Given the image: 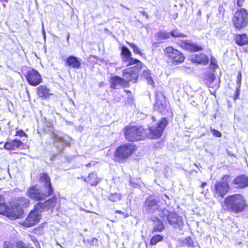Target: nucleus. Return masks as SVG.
Instances as JSON below:
<instances>
[{
	"mask_svg": "<svg viewBox=\"0 0 248 248\" xmlns=\"http://www.w3.org/2000/svg\"><path fill=\"white\" fill-rule=\"evenodd\" d=\"M179 45L184 49L188 50L191 52H196L202 50V47L201 46L197 45L196 44L193 43L190 41L182 40L179 43Z\"/></svg>",
	"mask_w": 248,
	"mask_h": 248,
	"instance_id": "f3484780",
	"label": "nucleus"
},
{
	"mask_svg": "<svg viewBox=\"0 0 248 248\" xmlns=\"http://www.w3.org/2000/svg\"><path fill=\"white\" fill-rule=\"evenodd\" d=\"M231 176L228 174L224 175L220 181L215 183L214 195L216 198L222 199L230 189L229 181Z\"/></svg>",
	"mask_w": 248,
	"mask_h": 248,
	"instance_id": "423d86ee",
	"label": "nucleus"
},
{
	"mask_svg": "<svg viewBox=\"0 0 248 248\" xmlns=\"http://www.w3.org/2000/svg\"><path fill=\"white\" fill-rule=\"evenodd\" d=\"M223 204L228 210L236 214L243 212L247 206L245 198L241 194L227 196L225 198Z\"/></svg>",
	"mask_w": 248,
	"mask_h": 248,
	"instance_id": "7ed1b4c3",
	"label": "nucleus"
},
{
	"mask_svg": "<svg viewBox=\"0 0 248 248\" xmlns=\"http://www.w3.org/2000/svg\"><path fill=\"white\" fill-rule=\"evenodd\" d=\"M155 37L157 38V40L161 41L169 38L170 37V32H167L164 31H161L156 34Z\"/></svg>",
	"mask_w": 248,
	"mask_h": 248,
	"instance_id": "c85d7f7f",
	"label": "nucleus"
},
{
	"mask_svg": "<svg viewBox=\"0 0 248 248\" xmlns=\"http://www.w3.org/2000/svg\"><path fill=\"white\" fill-rule=\"evenodd\" d=\"M244 2V0H237V4L238 6H242L243 3Z\"/></svg>",
	"mask_w": 248,
	"mask_h": 248,
	"instance_id": "a19ab883",
	"label": "nucleus"
},
{
	"mask_svg": "<svg viewBox=\"0 0 248 248\" xmlns=\"http://www.w3.org/2000/svg\"><path fill=\"white\" fill-rule=\"evenodd\" d=\"M232 184L236 188H245L248 186V177L244 174L239 175L233 180Z\"/></svg>",
	"mask_w": 248,
	"mask_h": 248,
	"instance_id": "2eb2a0df",
	"label": "nucleus"
},
{
	"mask_svg": "<svg viewBox=\"0 0 248 248\" xmlns=\"http://www.w3.org/2000/svg\"><path fill=\"white\" fill-rule=\"evenodd\" d=\"M26 78L29 83L33 86H37L42 81V78L39 72L34 69L28 71Z\"/></svg>",
	"mask_w": 248,
	"mask_h": 248,
	"instance_id": "4468645a",
	"label": "nucleus"
},
{
	"mask_svg": "<svg viewBox=\"0 0 248 248\" xmlns=\"http://www.w3.org/2000/svg\"><path fill=\"white\" fill-rule=\"evenodd\" d=\"M69 37H70L69 35H68V36H67V41H68V40H69Z\"/></svg>",
	"mask_w": 248,
	"mask_h": 248,
	"instance_id": "09e8293b",
	"label": "nucleus"
},
{
	"mask_svg": "<svg viewBox=\"0 0 248 248\" xmlns=\"http://www.w3.org/2000/svg\"><path fill=\"white\" fill-rule=\"evenodd\" d=\"M211 132L215 137L218 138H220L221 137V133L217 130L211 129Z\"/></svg>",
	"mask_w": 248,
	"mask_h": 248,
	"instance_id": "e433bc0d",
	"label": "nucleus"
},
{
	"mask_svg": "<svg viewBox=\"0 0 248 248\" xmlns=\"http://www.w3.org/2000/svg\"><path fill=\"white\" fill-rule=\"evenodd\" d=\"M210 80L211 81H213L214 80V76H212L210 78Z\"/></svg>",
	"mask_w": 248,
	"mask_h": 248,
	"instance_id": "49530a36",
	"label": "nucleus"
},
{
	"mask_svg": "<svg viewBox=\"0 0 248 248\" xmlns=\"http://www.w3.org/2000/svg\"><path fill=\"white\" fill-rule=\"evenodd\" d=\"M165 196L166 198H167L168 199H169V197H168L167 195H165Z\"/></svg>",
	"mask_w": 248,
	"mask_h": 248,
	"instance_id": "8fccbe9b",
	"label": "nucleus"
},
{
	"mask_svg": "<svg viewBox=\"0 0 248 248\" xmlns=\"http://www.w3.org/2000/svg\"><path fill=\"white\" fill-rule=\"evenodd\" d=\"M206 185H207V183H205V182H203V183L202 184V185H201V187H202V188H204V187Z\"/></svg>",
	"mask_w": 248,
	"mask_h": 248,
	"instance_id": "79ce46f5",
	"label": "nucleus"
},
{
	"mask_svg": "<svg viewBox=\"0 0 248 248\" xmlns=\"http://www.w3.org/2000/svg\"><path fill=\"white\" fill-rule=\"evenodd\" d=\"M235 93L234 94V100H236L239 98L240 93V87H236Z\"/></svg>",
	"mask_w": 248,
	"mask_h": 248,
	"instance_id": "c9c22d12",
	"label": "nucleus"
},
{
	"mask_svg": "<svg viewBox=\"0 0 248 248\" xmlns=\"http://www.w3.org/2000/svg\"><path fill=\"white\" fill-rule=\"evenodd\" d=\"M159 201L154 196H150L145 202V208L150 213H156L160 217L161 211H163L159 205Z\"/></svg>",
	"mask_w": 248,
	"mask_h": 248,
	"instance_id": "f8f14e48",
	"label": "nucleus"
},
{
	"mask_svg": "<svg viewBox=\"0 0 248 248\" xmlns=\"http://www.w3.org/2000/svg\"><path fill=\"white\" fill-rule=\"evenodd\" d=\"M22 142L19 140L15 139L10 141L6 142L4 144V148L8 150H14L19 148L22 145Z\"/></svg>",
	"mask_w": 248,
	"mask_h": 248,
	"instance_id": "4be33fe9",
	"label": "nucleus"
},
{
	"mask_svg": "<svg viewBox=\"0 0 248 248\" xmlns=\"http://www.w3.org/2000/svg\"><path fill=\"white\" fill-rule=\"evenodd\" d=\"M164 53L168 62L174 65L183 63L185 60L184 54L172 46L167 47L164 49Z\"/></svg>",
	"mask_w": 248,
	"mask_h": 248,
	"instance_id": "6e6552de",
	"label": "nucleus"
},
{
	"mask_svg": "<svg viewBox=\"0 0 248 248\" xmlns=\"http://www.w3.org/2000/svg\"><path fill=\"white\" fill-rule=\"evenodd\" d=\"M0 1H1L2 3H4L7 1V0H0Z\"/></svg>",
	"mask_w": 248,
	"mask_h": 248,
	"instance_id": "a18cd8bd",
	"label": "nucleus"
},
{
	"mask_svg": "<svg viewBox=\"0 0 248 248\" xmlns=\"http://www.w3.org/2000/svg\"><path fill=\"white\" fill-rule=\"evenodd\" d=\"M121 195L118 193L111 194L109 196V200L113 202H116L121 199Z\"/></svg>",
	"mask_w": 248,
	"mask_h": 248,
	"instance_id": "2f4dec72",
	"label": "nucleus"
},
{
	"mask_svg": "<svg viewBox=\"0 0 248 248\" xmlns=\"http://www.w3.org/2000/svg\"><path fill=\"white\" fill-rule=\"evenodd\" d=\"M121 55L123 61L127 63V66L133 65L139 63V65H143L142 62L136 59L132 58V54L129 49L125 46L121 47Z\"/></svg>",
	"mask_w": 248,
	"mask_h": 248,
	"instance_id": "ddd939ff",
	"label": "nucleus"
},
{
	"mask_svg": "<svg viewBox=\"0 0 248 248\" xmlns=\"http://www.w3.org/2000/svg\"><path fill=\"white\" fill-rule=\"evenodd\" d=\"M153 123L149 125V130L150 132V138L157 139L160 138L168 125V121L167 118H163L157 123L155 122V117H152Z\"/></svg>",
	"mask_w": 248,
	"mask_h": 248,
	"instance_id": "0eeeda50",
	"label": "nucleus"
},
{
	"mask_svg": "<svg viewBox=\"0 0 248 248\" xmlns=\"http://www.w3.org/2000/svg\"><path fill=\"white\" fill-rule=\"evenodd\" d=\"M241 79H242V74L240 71H239L238 73V75L236 79V87H239L241 88Z\"/></svg>",
	"mask_w": 248,
	"mask_h": 248,
	"instance_id": "f704fd0d",
	"label": "nucleus"
},
{
	"mask_svg": "<svg viewBox=\"0 0 248 248\" xmlns=\"http://www.w3.org/2000/svg\"><path fill=\"white\" fill-rule=\"evenodd\" d=\"M129 83L127 80L119 76H114L110 79V87L113 89H119L121 87H127Z\"/></svg>",
	"mask_w": 248,
	"mask_h": 248,
	"instance_id": "dca6fc26",
	"label": "nucleus"
},
{
	"mask_svg": "<svg viewBox=\"0 0 248 248\" xmlns=\"http://www.w3.org/2000/svg\"><path fill=\"white\" fill-rule=\"evenodd\" d=\"M232 22L236 29H240L247 25L248 16H233Z\"/></svg>",
	"mask_w": 248,
	"mask_h": 248,
	"instance_id": "6ab92c4d",
	"label": "nucleus"
},
{
	"mask_svg": "<svg viewBox=\"0 0 248 248\" xmlns=\"http://www.w3.org/2000/svg\"><path fill=\"white\" fill-rule=\"evenodd\" d=\"M30 203V202L28 199L20 197L17 199L16 204L23 209L24 208L28 207Z\"/></svg>",
	"mask_w": 248,
	"mask_h": 248,
	"instance_id": "a878e982",
	"label": "nucleus"
},
{
	"mask_svg": "<svg viewBox=\"0 0 248 248\" xmlns=\"http://www.w3.org/2000/svg\"><path fill=\"white\" fill-rule=\"evenodd\" d=\"M37 94L41 97H47L50 95L49 89L46 86L41 85L37 88Z\"/></svg>",
	"mask_w": 248,
	"mask_h": 248,
	"instance_id": "393cba45",
	"label": "nucleus"
},
{
	"mask_svg": "<svg viewBox=\"0 0 248 248\" xmlns=\"http://www.w3.org/2000/svg\"><path fill=\"white\" fill-rule=\"evenodd\" d=\"M152 219L153 221V232H161L165 229V225L158 217H153Z\"/></svg>",
	"mask_w": 248,
	"mask_h": 248,
	"instance_id": "412c9836",
	"label": "nucleus"
},
{
	"mask_svg": "<svg viewBox=\"0 0 248 248\" xmlns=\"http://www.w3.org/2000/svg\"><path fill=\"white\" fill-rule=\"evenodd\" d=\"M16 135L20 137L27 136V134L22 130L17 131Z\"/></svg>",
	"mask_w": 248,
	"mask_h": 248,
	"instance_id": "ea45409f",
	"label": "nucleus"
},
{
	"mask_svg": "<svg viewBox=\"0 0 248 248\" xmlns=\"http://www.w3.org/2000/svg\"><path fill=\"white\" fill-rule=\"evenodd\" d=\"M3 248H14L13 244L10 242H4Z\"/></svg>",
	"mask_w": 248,
	"mask_h": 248,
	"instance_id": "4c0bfd02",
	"label": "nucleus"
},
{
	"mask_svg": "<svg viewBox=\"0 0 248 248\" xmlns=\"http://www.w3.org/2000/svg\"><path fill=\"white\" fill-rule=\"evenodd\" d=\"M115 212L117 213H119V214H122V212L121 211H119V210H117V211H116Z\"/></svg>",
	"mask_w": 248,
	"mask_h": 248,
	"instance_id": "c03bdc74",
	"label": "nucleus"
},
{
	"mask_svg": "<svg viewBox=\"0 0 248 248\" xmlns=\"http://www.w3.org/2000/svg\"><path fill=\"white\" fill-rule=\"evenodd\" d=\"M170 33V36L173 37H186V35L180 32L178 30H173L171 31Z\"/></svg>",
	"mask_w": 248,
	"mask_h": 248,
	"instance_id": "473e14b6",
	"label": "nucleus"
},
{
	"mask_svg": "<svg viewBox=\"0 0 248 248\" xmlns=\"http://www.w3.org/2000/svg\"><path fill=\"white\" fill-rule=\"evenodd\" d=\"M135 64L136 66L123 70V76L128 82L135 83L138 80L140 70L142 68V65H139V63Z\"/></svg>",
	"mask_w": 248,
	"mask_h": 248,
	"instance_id": "9b49d317",
	"label": "nucleus"
},
{
	"mask_svg": "<svg viewBox=\"0 0 248 248\" xmlns=\"http://www.w3.org/2000/svg\"><path fill=\"white\" fill-rule=\"evenodd\" d=\"M235 15L236 16H248V13L245 9L240 8L237 9Z\"/></svg>",
	"mask_w": 248,
	"mask_h": 248,
	"instance_id": "72a5a7b5",
	"label": "nucleus"
},
{
	"mask_svg": "<svg viewBox=\"0 0 248 248\" xmlns=\"http://www.w3.org/2000/svg\"><path fill=\"white\" fill-rule=\"evenodd\" d=\"M127 44L130 47H131L133 50V52L135 54H139V55L142 56L143 54L141 52V51L140 50V48L134 44L133 43H130L127 42Z\"/></svg>",
	"mask_w": 248,
	"mask_h": 248,
	"instance_id": "7c9ffc66",
	"label": "nucleus"
},
{
	"mask_svg": "<svg viewBox=\"0 0 248 248\" xmlns=\"http://www.w3.org/2000/svg\"><path fill=\"white\" fill-rule=\"evenodd\" d=\"M236 43L240 46L248 44V37L246 34H237L234 38Z\"/></svg>",
	"mask_w": 248,
	"mask_h": 248,
	"instance_id": "b1692460",
	"label": "nucleus"
},
{
	"mask_svg": "<svg viewBox=\"0 0 248 248\" xmlns=\"http://www.w3.org/2000/svg\"><path fill=\"white\" fill-rule=\"evenodd\" d=\"M40 181L45 189V192L40 189L37 186H34L29 188L26 193L27 196L35 201L45 200L46 197L52 195L53 191L50 179L46 173L42 174Z\"/></svg>",
	"mask_w": 248,
	"mask_h": 248,
	"instance_id": "f03ea898",
	"label": "nucleus"
},
{
	"mask_svg": "<svg viewBox=\"0 0 248 248\" xmlns=\"http://www.w3.org/2000/svg\"><path fill=\"white\" fill-rule=\"evenodd\" d=\"M160 217L164 221H167L169 224L175 228H179L183 226V221L182 217L175 213L170 212L163 209L160 211Z\"/></svg>",
	"mask_w": 248,
	"mask_h": 248,
	"instance_id": "1a4fd4ad",
	"label": "nucleus"
},
{
	"mask_svg": "<svg viewBox=\"0 0 248 248\" xmlns=\"http://www.w3.org/2000/svg\"><path fill=\"white\" fill-rule=\"evenodd\" d=\"M66 64L68 66L74 69H79L81 67V62L78 58L70 56L66 61Z\"/></svg>",
	"mask_w": 248,
	"mask_h": 248,
	"instance_id": "aec40b11",
	"label": "nucleus"
},
{
	"mask_svg": "<svg viewBox=\"0 0 248 248\" xmlns=\"http://www.w3.org/2000/svg\"><path fill=\"white\" fill-rule=\"evenodd\" d=\"M54 141L56 146L60 150H62L66 145V142L63 139L58 135H55L53 136Z\"/></svg>",
	"mask_w": 248,
	"mask_h": 248,
	"instance_id": "5701e85b",
	"label": "nucleus"
},
{
	"mask_svg": "<svg viewBox=\"0 0 248 248\" xmlns=\"http://www.w3.org/2000/svg\"><path fill=\"white\" fill-rule=\"evenodd\" d=\"M124 135L126 140L131 142L143 140L147 136L142 126L131 125L124 128Z\"/></svg>",
	"mask_w": 248,
	"mask_h": 248,
	"instance_id": "20e7f679",
	"label": "nucleus"
},
{
	"mask_svg": "<svg viewBox=\"0 0 248 248\" xmlns=\"http://www.w3.org/2000/svg\"><path fill=\"white\" fill-rule=\"evenodd\" d=\"M16 248H29L26 247L22 242H18L16 244Z\"/></svg>",
	"mask_w": 248,
	"mask_h": 248,
	"instance_id": "58836bf2",
	"label": "nucleus"
},
{
	"mask_svg": "<svg viewBox=\"0 0 248 248\" xmlns=\"http://www.w3.org/2000/svg\"><path fill=\"white\" fill-rule=\"evenodd\" d=\"M135 150V146L131 143H126L120 146L115 151L114 159L115 162L124 163Z\"/></svg>",
	"mask_w": 248,
	"mask_h": 248,
	"instance_id": "39448f33",
	"label": "nucleus"
},
{
	"mask_svg": "<svg viewBox=\"0 0 248 248\" xmlns=\"http://www.w3.org/2000/svg\"><path fill=\"white\" fill-rule=\"evenodd\" d=\"M43 34L44 38V39H45V38H46V33H45V31H44V26H43Z\"/></svg>",
	"mask_w": 248,
	"mask_h": 248,
	"instance_id": "37998d69",
	"label": "nucleus"
},
{
	"mask_svg": "<svg viewBox=\"0 0 248 248\" xmlns=\"http://www.w3.org/2000/svg\"><path fill=\"white\" fill-rule=\"evenodd\" d=\"M163 237L160 234H156L154 235L150 239V244L151 245H155L157 243L163 240Z\"/></svg>",
	"mask_w": 248,
	"mask_h": 248,
	"instance_id": "c756f323",
	"label": "nucleus"
},
{
	"mask_svg": "<svg viewBox=\"0 0 248 248\" xmlns=\"http://www.w3.org/2000/svg\"><path fill=\"white\" fill-rule=\"evenodd\" d=\"M57 245L59 246L61 248H63L62 246H61L58 242L56 243Z\"/></svg>",
	"mask_w": 248,
	"mask_h": 248,
	"instance_id": "de8ad7c7",
	"label": "nucleus"
},
{
	"mask_svg": "<svg viewBox=\"0 0 248 248\" xmlns=\"http://www.w3.org/2000/svg\"><path fill=\"white\" fill-rule=\"evenodd\" d=\"M142 75L147 80V83L149 85H153L154 81L149 70H144L142 72Z\"/></svg>",
	"mask_w": 248,
	"mask_h": 248,
	"instance_id": "cd10ccee",
	"label": "nucleus"
},
{
	"mask_svg": "<svg viewBox=\"0 0 248 248\" xmlns=\"http://www.w3.org/2000/svg\"><path fill=\"white\" fill-rule=\"evenodd\" d=\"M87 179L84 178V180L90 183L91 186H96L98 182L96 174L95 173L89 174Z\"/></svg>",
	"mask_w": 248,
	"mask_h": 248,
	"instance_id": "bb28decb",
	"label": "nucleus"
},
{
	"mask_svg": "<svg viewBox=\"0 0 248 248\" xmlns=\"http://www.w3.org/2000/svg\"><path fill=\"white\" fill-rule=\"evenodd\" d=\"M24 213L23 210L16 204L15 208L10 209L5 204L2 197H0V214H6L14 218H20Z\"/></svg>",
	"mask_w": 248,
	"mask_h": 248,
	"instance_id": "9d476101",
	"label": "nucleus"
},
{
	"mask_svg": "<svg viewBox=\"0 0 248 248\" xmlns=\"http://www.w3.org/2000/svg\"><path fill=\"white\" fill-rule=\"evenodd\" d=\"M189 59L193 63L204 65L207 64L209 62L208 57L203 53L191 54L189 56Z\"/></svg>",
	"mask_w": 248,
	"mask_h": 248,
	"instance_id": "a211bd4d",
	"label": "nucleus"
},
{
	"mask_svg": "<svg viewBox=\"0 0 248 248\" xmlns=\"http://www.w3.org/2000/svg\"><path fill=\"white\" fill-rule=\"evenodd\" d=\"M56 202L55 196L43 202H39L35 205L34 209L30 211L26 219L21 224L26 227L35 225L40 221L42 217L41 213L54 208Z\"/></svg>",
	"mask_w": 248,
	"mask_h": 248,
	"instance_id": "f257e3e1",
	"label": "nucleus"
}]
</instances>
